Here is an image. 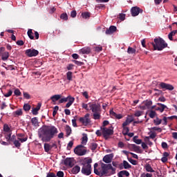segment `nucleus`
Instances as JSON below:
<instances>
[{"instance_id":"1","label":"nucleus","mask_w":177,"mask_h":177,"mask_svg":"<svg viewBox=\"0 0 177 177\" xmlns=\"http://www.w3.org/2000/svg\"><path fill=\"white\" fill-rule=\"evenodd\" d=\"M59 131L53 125H44L39 133V137L43 142H50L52 139L57 136Z\"/></svg>"},{"instance_id":"8","label":"nucleus","mask_w":177,"mask_h":177,"mask_svg":"<svg viewBox=\"0 0 177 177\" xmlns=\"http://www.w3.org/2000/svg\"><path fill=\"white\" fill-rule=\"evenodd\" d=\"M84 147L82 145H77L74 149L75 153L78 156H85L86 153V149H84Z\"/></svg>"},{"instance_id":"56","label":"nucleus","mask_w":177,"mask_h":177,"mask_svg":"<svg viewBox=\"0 0 177 177\" xmlns=\"http://www.w3.org/2000/svg\"><path fill=\"white\" fill-rule=\"evenodd\" d=\"M151 130L157 131L159 133H161L162 131V129L161 128H159V127H152V128H151Z\"/></svg>"},{"instance_id":"33","label":"nucleus","mask_w":177,"mask_h":177,"mask_svg":"<svg viewBox=\"0 0 177 177\" xmlns=\"http://www.w3.org/2000/svg\"><path fill=\"white\" fill-rule=\"evenodd\" d=\"M177 33V30H172L171 32L169 33L168 38L171 41H173V37L175 36Z\"/></svg>"},{"instance_id":"48","label":"nucleus","mask_w":177,"mask_h":177,"mask_svg":"<svg viewBox=\"0 0 177 177\" xmlns=\"http://www.w3.org/2000/svg\"><path fill=\"white\" fill-rule=\"evenodd\" d=\"M127 160H129V161L133 165H138V161L133 160L131 158H127Z\"/></svg>"},{"instance_id":"4","label":"nucleus","mask_w":177,"mask_h":177,"mask_svg":"<svg viewBox=\"0 0 177 177\" xmlns=\"http://www.w3.org/2000/svg\"><path fill=\"white\" fill-rule=\"evenodd\" d=\"M154 50L161 51L167 47V44L162 38L154 39V42H151Z\"/></svg>"},{"instance_id":"23","label":"nucleus","mask_w":177,"mask_h":177,"mask_svg":"<svg viewBox=\"0 0 177 177\" xmlns=\"http://www.w3.org/2000/svg\"><path fill=\"white\" fill-rule=\"evenodd\" d=\"M72 174L76 175L80 171V167L79 165H75L73 169H72Z\"/></svg>"},{"instance_id":"20","label":"nucleus","mask_w":177,"mask_h":177,"mask_svg":"<svg viewBox=\"0 0 177 177\" xmlns=\"http://www.w3.org/2000/svg\"><path fill=\"white\" fill-rule=\"evenodd\" d=\"M61 98H62L61 95H55L50 97V100H52L53 103H55L56 102L59 101Z\"/></svg>"},{"instance_id":"50","label":"nucleus","mask_w":177,"mask_h":177,"mask_svg":"<svg viewBox=\"0 0 177 177\" xmlns=\"http://www.w3.org/2000/svg\"><path fill=\"white\" fill-rule=\"evenodd\" d=\"M73 141H69L68 145H67V149L71 150V148L73 147Z\"/></svg>"},{"instance_id":"39","label":"nucleus","mask_w":177,"mask_h":177,"mask_svg":"<svg viewBox=\"0 0 177 177\" xmlns=\"http://www.w3.org/2000/svg\"><path fill=\"white\" fill-rule=\"evenodd\" d=\"M66 78L68 81H72L73 79V73L71 71L67 72Z\"/></svg>"},{"instance_id":"3","label":"nucleus","mask_w":177,"mask_h":177,"mask_svg":"<svg viewBox=\"0 0 177 177\" xmlns=\"http://www.w3.org/2000/svg\"><path fill=\"white\" fill-rule=\"evenodd\" d=\"M90 111L93 113V119H101V105L96 103H88Z\"/></svg>"},{"instance_id":"24","label":"nucleus","mask_w":177,"mask_h":177,"mask_svg":"<svg viewBox=\"0 0 177 177\" xmlns=\"http://www.w3.org/2000/svg\"><path fill=\"white\" fill-rule=\"evenodd\" d=\"M1 56L2 57V59L3 61H6L10 57V53L8 52H5V53H1Z\"/></svg>"},{"instance_id":"47","label":"nucleus","mask_w":177,"mask_h":177,"mask_svg":"<svg viewBox=\"0 0 177 177\" xmlns=\"http://www.w3.org/2000/svg\"><path fill=\"white\" fill-rule=\"evenodd\" d=\"M70 99L69 96L66 97H62L59 100V103H64L68 102V100Z\"/></svg>"},{"instance_id":"59","label":"nucleus","mask_w":177,"mask_h":177,"mask_svg":"<svg viewBox=\"0 0 177 177\" xmlns=\"http://www.w3.org/2000/svg\"><path fill=\"white\" fill-rule=\"evenodd\" d=\"M12 90H9L8 92L4 95V96L6 97H9L10 96L12 95Z\"/></svg>"},{"instance_id":"2","label":"nucleus","mask_w":177,"mask_h":177,"mask_svg":"<svg viewBox=\"0 0 177 177\" xmlns=\"http://www.w3.org/2000/svg\"><path fill=\"white\" fill-rule=\"evenodd\" d=\"M102 171H99L97 169H94V172L96 175L102 176H111L115 174L116 169L111 165V164L101 163Z\"/></svg>"},{"instance_id":"40","label":"nucleus","mask_w":177,"mask_h":177,"mask_svg":"<svg viewBox=\"0 0 177 177\" xmlns=\"http://www.w3.org/2000/svg\"><path fill=\"white\" fill-rule=\"evenodd\" d=\"M127 53L135 54V53H136V49L133 48L131 47H129V48H127Z\"/></svg>"},{"instance_id":"14","label":"nucleus","mask_w":177,"mask_h":177,"mask_svg":"<svg viewBox=\"0 0 177 177\" xmlns=\"http://www.w3.org/2000/svg\"><path fill=\"white\" fill-rule=\"evenodd\" d=\"M131 165L126 160H123V162L120 165V169H130Z\"/></svg>"},{"instance_id":"5","label":"nucleus","mask_w":177,"mask_h":177,"mask_svg":"<svg viewBox=\"0 0 177 177\" xmlns=\"http://www.w3.org/2000/svg\"><path fill=\"white\" fill-rule=\"evenodd\" d=\"M92 162L93 160L91 158L85 159L83 163H82V165H83V167H82V174L86 176H90L91 174Z\"/></svg>"},{"instance_id":"36","label":"nucleus","mask_w":177,"mask_h":177,"mask_svg":"<svg viewBox=\"0 0 177 177\" xmlns=\"http://www.w3.org/2000/svg\"><path fill=\"white\" fill-rule=\"evenodd\" d=\"M3 131H4V132H6V133L12 132V131L10 130V128L9 127V125L8 124H5L3 125Z\"/></svg>"},{"instance_id":"22","label":"nucleus","mask_w":177,"mask_h":177,"mask_svg":"<svg viewBox=\"0 0 177 177\" xmlns=\"http://www.w3.org/2000/svg\"><path fill=\"white\" fill-rule=\"evenodd\" d=\"M41 108V104H38L36 108H32V113L35 115H37L38 114V111H39Z\"/></svg>"},{"instance_id":"49","label":"nucleus","mask_w":177,"mask_h":177,"mask_svg":"<svg viewBox=\"0 0 177 177\" xmlns=\"http://www.w3.org/2000/svg\"><path fill=\"white\" fill-rule=\"evenodd\" d=\"M13 142H14L15 147H17V148L21 147V144L20 141L15 140Z\"/></svg>"},{"instance_id":"45","label":"nucleus","mask_w":177,"mask_h":177,"mask_svg":"<svg viewBox=\"0 0 177 177\" xmlns=\"http://www.w3.org/2000/svg\"><path fill=\"white\" fill-rule=\"evenodd\" d=\"M60 18L63 20L67 21L68 19L67 13H62L60 16Z\"/></svg>"},{"instance_id":"35","label":"nucleus","mask_w":177,"mask_h":177,"mask_svg":"<svg viewBox=\"0 0 177 177\" xmlns=\"http://www.w3.org/2000/svg\"><path fill=\"white\" fill-rule=\"evenodd\" d=\"M157 105H158L160 106L161 113L164 112L165 109H167V106H165V104H162L161 103H157Z\"/></svg>"},{"instance_id":"10","label":"nucleus","mask_w":177,"mask_h":177,"mask_svg":"<svg viewBox=\"0 0 177 177\" xmlns=\"http://www.w3.org/2000/svg\"><path fill=\"white\" fill-rule=\"evenodd\" d=\"M161 89L172 91L174 89V86L171 84H166L165 82H160L159 84Z\"/></svg>"},{"instance_id":"54","label":"nucleus","mask_w":177,"mask_h":177,"mask_svg":"<svg viewBox=\"0 0 177 177\" xmlns=\"http://www.w3.org/2000/svg\"><path fill=\"white\" fill-rule=\"evenodd\" d=\"M24 98H26V100H30V99H31V96L30 95V94H28V93H26V92H24Z\"/></svg>"},{"instance_id":"53","label":"nucleus","mask_w":177,"mask_h":177,"mask_svg":"<svg viewBox=\"0 0 177 177\" xmlns=\"http://www.w3.org/2000/svg\"><path fill=\"white\" fill-rule=\"evenodd\" d=\"M76 65H77L78 66H82L84 65V63L82 62H79L77 60H73V61Z\"/></svg>"},{"instance_id":"32","label":"nucleus","mask_w":177,"mask_h":177,"mask_svg":"<svg viewBox=\"0 0 177 177\" xmlns=\"http://www.w3.org/2000/svg\"><path fill=\"white\" fill-rule=\"evenodd\" d=\"M82 17H83L85 19H89L91 17V12H82Z\"/></svg>"},{"instance_id":"21","label":"nucleus","mask_w":177,"mask_h":177,"mask_svg":"<svg viewBox=\"0 0 177 177\" xmlns=\"http://www.w3.org/2000/svg\"><path fill=\"white\" fill-rule=\"evenodd\" d=\"M144 104H145V106L146 107V109H151V106L153 104V102L150 100H147L144 101Z\"/></svg>"},{"instance_id":"57","label":"nucleus","mask_w":177,"mask_h":177,"mask_svg":"<svg viewBox=\"0 0 177 177\" xmlns=\"http://www.w3.org/2000/svg\"><path fill=\"white\" fill-rule=\"evenodd\" d=\"M142 115V111H137L135 113H134V115L136 117H140Z\"/></svg>"},{"instance_id":"43","label":"nucleus","mask_w":177,"mask_h":177,"mask_svg":"<svg viewBox=\"0 0 177 177\" xmlns=\"http://www.w3.org/2000/svg\"><path fill=\"white\" fill-rule=\"evenodd\" d=\"M12 136V132H9V133H5V138L6 139L7 142H10V138Z\"/></svg>"},{"instance_id":"15","label":"nucleus","mask_w":177,"mask_h":177,"mask_svg":"<svg viewBox=\"0 0 177 177\" xmlns=\"http://www.w3.org/2000/svg\"><path fill=\"white\" fill-rule=\"evenodd\" d=\"M117 31V27L115 26H111L109 28H107L106 30V35H113L114 32Z\"/></svg>"},{"instance_id":"38","label":"nucleus","mask_w":177,"mask_h":177,"mask_svg":"<svg viewBox=\"0 0 177 177\" xmlns=\"http://www.w3.org/2000/svg\"><path fill=\"white\" fill-rule=\"evenodd\" d=\"M27 34H28V36L29 37V38H30V39H34V36H33V35H34V33H33L32 29H29V30H28Z\"/></svg>"},{"instance_id":"51","label":"nucleus","mask_w":177,"mask_h":177,"mask_svg":"<svg viewBox=\"0 0 177 177\" xmlns=\"http://www.w3.org/2000/svg\"><path fill=\"white\" fill-rule=\"evenodd\" d=\"M126 121L129 122V123H131L133 122V118L132 117V115H129L127 116Z\"/></svg>"},{"instance_id":"25","label":"nucleus","mask_w":177,"mask_h":177,"mask_svg":"<svg viewBox=\"0 0 177 177\" xmlns=\"http://www.w3.org/2000/svg\"><path fill=\"white\" fill-rule=\"evenodd\" d=\"M44 151L48 153L52 149L51 145L49 143H44Z\"/></svg>"},{"instance_id":"18","label":"nucleus","mask_w":177,"mask_h":177,"mask_svg":"<svg viewBox=\"0 0 177 177\" xmlns=\"http://www.w3.org/2000/svg\"><path fill=\"white\" fill-rule=\"evenodd\" d=\"M68 98L69 99L68 100V102L66 104V108H69L75 101L74 97H71V95H68Z\"/></svg>"},{"instance_id":"34","label":"nucleus","mask_w":177,"mask_h":177,"mask_svg":"<svg viewBox=\"0 0 177 177\" xmlns=\"http://www.w3.org/2000/svg\"><path fill=\"white\" fill-rule=\"evenodd\" d=\"M145 169L148 172H154V170L153 169V168L151 167L150 164H147L145 167Z\"/></svg>"},{"instance_id":"58","label":"nucleus","mask_w":177,"mask_h":177,"mask_svg":"<svg viewBox=\"0 0 177 177\" xmlns=\"http://www.w3.org/2000/svg\"><path fill=\"white\" fill-rule=\"evenodd\" d=\"M17 46H22L24 45V41L22 40H19L16 42Z\"/></svg>"},{"instance_id":"60","label":"nucleus","mask_w":177,"mask_h":177,"mask_svg":"<svg viewBox=\"0 0 177 177\" xmlns=\"http://www.w3.org/2000/svg\"><path fill=\"white\" fill-rule=\"evenodd\" d=\"M161 147L163 149H167L168 148V145H167L166 142H162Z\"/></svg>"},{"instance_id":"29","label":"nucleus","mask_w":177,"mask_h":177,"mask_svg":"<svg viewBox=\"0 0 177 177\" xmlns=\"http://www.w3.org/2000/svg\"><path fill=\"white\" fill-rule=\"evenodd\" d=\"M131 147H132V149H133L134 151H136L137 153L140 152V146H138L135 144H132Z\"/></svg>"},{"instance_id":"61","label":"nucleus","mask_w":177,"mask_h":177,"mask_svg":"<svg viewBox=\"0 0 177 177\" xmlns=\"http://www.w3.org/2000/svg\"><path fill=\"white\" fill-rule=\"evenodd\" d=\"M88 105H89V104H86L83 103V104H82V107L86 111H89V108H88Z\"/></svg>"},{"instance_id":"27","label":"nucleus","mask_w":177,"mask_h":177,"mask_svg":"<svg viewBox=\"0 0 177 177\" xmlns=\"http://www.w3.org/2000/svg\"><path fill=\"white\" fill-rule=\"evenodd\" d=\"M97 147V144L96 142H91L89 145V148L93 152L95 151Z\"/></svg>"},{"instance_id":"28","label":"nucleus","mask_w":177,"mask_h":177,"mask_svg":"<svg viewBox=\"0 0 177 177\" xmlns=\"http://www.w3.org/2000/svg\"><path fill=\"white\" fill-rule=\"evenodd\" d=\"M65 130L66 133V136H70L72 133V129L71 127L69 125H66Z\"/></svg>"},{"instance_id":"26","label":"nucleus","mask_w":177,"mask_h":177,"mask_svg":"<svg viewBox=\"0 0 177 177\" xmlns=\"http://www.w3.org/2000/svg\"><path fill=\"white\" fill-rule=\"evenodd\" d=\"M23 115V111L21 109H19L18 110H17L16 111L13 112V115L15 117H17V116H21Z\"/></svg>"},{"instance_id":"16","label":"nucleus","mask_w":177,"mask_h":177,"mask_svg":"<svg viewBox=\"0 0 177 177\" xmlns=\"http://www.w3.org/2000/svg\"><path fill=\"white\" fill-rule=\"evenodd\" d=\"M79 52L82 55H89L91 53V49L90 47H84L82 48V49H80Z\"/></svg>"},{"instance_id":"44","label":"nucleus","mask_w":177,"mask_h":177,"mask_svg":"<svg viewBox=\"0 0 177 177\" xmlns=\"http://www.w3.org/2000/svg\"><path fill=\"white\" fill-rule=\"evenodd\" d=\"M31 109V106H30V104H25L24 106V110L25 111H30V110Z\"/></svg>"},{"instance_id":"64","label":"nucleus","mask_w":177,"mask_h":177,"mask_svg":"<svg viewBox=\"0 0 177 177\" xmlns=\"http://www.w3.org/2000/svg\"><path fill=\"white\" fill-rule=\"evenodd\" d=\"M47 177H57L55 173H48Z\"/></svg>"},{"instance_id":"62","label":"nucleus","mask_w":177,"mask_h":177,"mask_svg":"<svg viewBox=\"0 0 177 177\" xmlns=\"http://www.w3.org/2000/svg\"><path fill=\"white\" fill-rule=\"evenodd\" d=\"M57 177H64V172L63 171H58L56 174Z\"/></svg>"},{"instance_id":"46","label":"nucleus","mask_w":177,"mask_h":177,"mask_svg":"<svg viewBox=\"0 0 177 177\" xmlns=\"http://www.w3.org/2000/svg\"><path fill=\"white\" fill-rule=\"evenodd\" d=\"M156 136V133H152L149 135V137H146V140L149 141V138H152V139H154Z\"/></svg>"},{"instance_id":"19","label":"nucleus","mask_w":177,"mask_h":177,"mask_svg":"<svg viewBox=\"0 0 177 177\" xmlns=\"http://www.w3.org/2000/svg\"><path fill=\"white\" fill-rule=\"evenodd\" d=\"M124 176H125L126 177H129L130 176V174L126 170L121 171L118 174V177H124Z\"/></svg>"},{"instance_id":"55","label":"nucleus","mask_w":177,"mask_h":177,"mask_svg":"<svg viewBox=\"0 0 177 177\" xmlns=\"http://www.w3.org/2000/svg\"><path fill=\"white\" fill-rule=\"evenodd\" d=\"M14 93H15V95L17 96H20L21 95V92L19 88H16Z\"/></svg>"},{"instance_id":"17","label":"nucleus","mask_w":177,"mask_h":177,"mask_svg":"<svg viewBox=\"0 0 177 177\" xmlns=\"http://www.w3.org/2000/svg\"><path fill=\"white\" fill-rule=\"evenodd\" d=\"M111 118H115L118 120H120L122 118V115L121 114H117L115 112L113 111V110H111L109 111Z\"/></svg>"},{"instance_id":"11","label":"nucleus","mask_w":177,"mask_h":177,"mask_svg":"<svg viewBox=\"0 0 177 177\" xmlns=\"http://www.w3.org/2000/svg\"><path fill=\"white\" fill-rule=\"evenodd\" d=\"M131 15L133 17H136V16H138L139 14H142L143 12V10H142V8L138 6H136L131 8Z\"/></svg>"},{"instance_id":"30","label":"nucleus","mask_w":177,"mask_h":177,"mask_svg":"<svg viewBox=\"0 0 177 177\" xmlns=\"http://www.w3.org/2000/svg\"><path fill=\"white\" fill-rule=\"evenodd\" d=\"M162 122V120L160 119L158 117H156V118L153 120V124L156 126L160 125Z\"/></svg>"},{"instance_id":"9","label":"nucleus","mask_w":177,"mask_h":177,"mask_svg":"<svg viewBox=\"0 0 177 177\" xmlns=\"http://www.w3.org/2000/svg\"><path fill=\"white\" fill-rule=\"evenodd\" d=\"M64 165L66 167L72 168L75 165V160L73 158H66L64 160Z\"/></svg>"},{"instance_id":"37","label":"nucleus","mask_w":177,"mask_h":177,"mask_svg":"<svg viewBox=\"0 0 177 177\" xmlns=\"http://www.w3.org/2000/svg\"><path fill=\"white\" fill-rule=\"evenodd\" d=\"M122 128H123L122 134L124 136H127L129 133L130 129L129 127H122Z\"/></svg>"},{"instance_id":"31","label":"nucleus","mask_w":177,"mask_h":177,"mask_svg":"<svg viewBox=\"0 0 177 177\" xmlns=\"http://www.w3.org/2000/svg\"><path fill=\"white\" fill-rule=\"evenodd\" d=\"M31 123L32 125H33L34 127H37L39 126V122H38V119L37 118H33L31 119Z\"/></svg>"},{"instance_id":"6","label":"nucleus","mask_w":177,"mask_h":177,"mask_svg":"<svg viewBox=\"0 0 177 177\" xmlns=\"http://www.w3.org/2000/svg\"><path fill=\"white\" fill-rule=\"evenodd\" d=\"M111 129H107L106 127H101V131L102 133V136L105 140H108L109 136H111L114 133L113 127H111Z\"/></svg>"},{"instance_id":"42","label":"nucleus","mask_w":177,"mask_h":177,"mask_svg":"<svg viewBox=\"0 0 177 177\" xmlns=\"http://www.w3.org/2000/svg\"><path fill=\"white\" fill-rule=\"evenodd\" d=\"M156 115V112L153 110H151L149 113V116L150 118H154Z\"/></svg>"},{"instance_id":"52","label":"nucleus","mask_w":177,"mask_h":177,"mask_svg":"<svg viewBox=\"0 0 177 177\" xmlns=\"http://www.w3.org/2000/svg\"><path fill=\"white\" fill-rule=\"evenodd\" d=\"M119 18L121 21H124L125 20V18H126V15L124 14V13H120L119 15Z\"/></svg>"},{"instance_id":"41","label":"nucleus","mask_w":177,"mask_h":177,"mask_svg":"<svg viewBox=\"0 0 177 177\" xmlns=\"http://www.w3.org/2000/svg\"><path fill=\"white\" fill-rule=\"evenodd\" d=\"M84 137L82 138V144L86 145L88 140L87 135L86 133L83 134Z\"/></svg>"},{"instance_id":"63","label":"nucleus","mask_w":177,"mask_h":177,"mask_svg":"<svg viewBox=\"0 0 177 177\" xmlns=\"http://www.w3.org/2000/svg\"><path fill=\"white\" fill-rule=\"evenodd\" d=\"M102 49H103L102 46H97V47H95V50L96 52L99 53V52L102 51Z\"/></svg>"},{"instance_id":"12","label":"nucleus","mask_w":177,"mask_h":177,"mask_svg":"<svg viewBox=\"0 0 177 177\" xmlns=\"http://www.w3.org/2000/svg\"><path fill=\"white\" fill-rule=\"evenodd\" d=\"M26 54L28 57H37L39 54V52L35 49H28L26 51Z\"/></svg>"},{"instance_id":"7","label":"nucleus","mask_w":177,"mask_h":177,"mask_svg":"<svg viewBox=\"0 0 177 177\" xmlns=\"http://www.w3.org/2000/svg\"><path fill=\"white\" fill-rule=\"evenodd\" d=\"M91 114L86 113L84 117L79 118V122L82 123L84 126H88L91 124Z\"/></svg>"},{"instance_id":"13","label":"nucleus","mask_w":177,"mask_h":177,"mask_svg":"<svg viewBox=\"0 0 177 177\" xmlns=\"http://www.w3.org/2000/svg\"><path fill=\"white\" fill-rule=\"evenodd\" d=\"M113 157H114L113 153L107 154L103 157L102 161L106 164L111 163V161L113 160Z\"/></svg>"}]
</instances>
